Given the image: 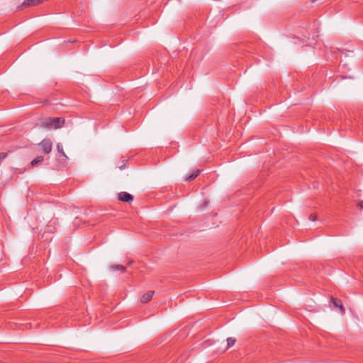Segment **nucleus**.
I'll list each match as a JSON object with an SVG mask.
<instances>
[{
    "label": "nucleus",
    "mask_w": 363,
    "mask_h": 363,
    "mask_svg": "<svg viewBox=\"0 0 363 363\" xmlns=\"http://www.w3.org/2000/svg\"><path fill=\"white\" fill-rule=\"evenodd\" d=\"M200 172H201V170H199V169L196 170L195 173H193L191 175H189L186 179V181H191V180L194 179L199 174Z\"/></svg>",
    "instance_id": "obj_9"
},
{
    "label": "nucleus",
    "mask_w": 363,
    "mask_h": 363,
    "mask_svg": "<svg viewBox=\"0 0 363 363\" xmlns=\"http://www.w3.org/2000/svg\"><path fill=\"white\" fill-rule=\"evenodd\" d=\"M155 294V291H149L147 293L144 294L140 297V302L142 303H148L152 298L153 295Z\"/></svg>",
    "instance_id": "obj_4"
},
{
    "label": "nucleus",
    "mask_w": 363,
    "mask_h": 363,
    "mask_svg": "<svg viewBox=\"0 0 363 363\" xmlns=\"http://www.w3.org/2000/svg\"><path fill=\"white\" fill-rule=\"evenodd\" d=\"M25 171H26V168L21 169H20L19 173L23 174Z\"/></svg>",
    "instance_id": "obj_13"
},
{
    "label": "nucleus",
    "mask_w": 363,
    "mask_h": 363,
    "mask_svg": "<svg viewBox=\"0 0 363 363\" xmlns=\"http://www.w3.org/2000/svg\"><path fill=\"white\" fill-rule=\"evenodd\" d=\"M43 161V156H38L35 159L31 161L30 165L32 167L36 166L38 164L42 162Z\"/></svg>",
    "instance_id": "obj_6"
},
{
    "label": "nucleus",
    "mask_w": 363,
    "mask_h": 363,
    "mask_svg": "<svg viewBox=\"0 0 363 363\" xmlns=\"http://www.w3.org/2000/svg\"><path fill=\"white\" fill-rule=\"evenodd\" d=\"M357 205L360 209L363 210V201H360Z\"/></svg>",
    "instance_id": "obj_11"
},
{
    "label": "nucleus",
    "mask_w": 363,
    "mask_h": 363,
    "mask_svg": "<svg viewBox=\"0 0 363 363\" xmlns=\"http://www.w3.org/2000/svg\"><path fill=\"white\" fill-rule=\"evenodd\" d=\"M227 349L230 348V347H232L235 342H236V339L235 337H228L227 340Z\"/></svg>",
    "instance_id": "obj_7"
},
{
    "label": "nucleus",
    "mask_w": 363,
    "mask_h": 363,
    "mask_svg": "<svg viewBox=\"0 0 363 363\" xmlns=\"http://www.w3.org/2000/svg\"><path fill=\"white\" fill-rule=\"evenodd\" d=\"M118 199L121 201L130 203L133 200V196L128 192L122 191L118 194Z\"/></svg>",
    "instance_id": "obj_3"
},
{
    "label": "nucleus",
    "mask_w": 363,
    "mask_h": 363,
    "mask_svg": "<svg viewBox=\"0 0 363 363\" xmlns=\"http://www.w3.org/2000/svg\"><path fill=\"white\" fill-rule=\"evenodd\" d=\"M57 151H58L60 154H62V156H64V157H67V155H66V154L65 153L64 150H63V146H62V145L61 143H58V144L57 145Z\"/></svg>",
    "instance_id": "obj_10"
},
{
    "label": "nucleus",
    "mask_w": 363,
    "mask_h": 363,
    "mask_svg": "<svg viewBox=\"0 0 363 363\" xmlns=\"http://www.w3.org/2000/svg\"><path fill=\"white\" fill-rule=\"evenodd\" d=\"M310 219H311V220H313V221L316 220V216H315V215H311V216H310Z\"/></svg>",
    "instance_id": "obj_12"
},
{
    "label": "nucleus",
    "mask_w": 363,
    "mask_h": 363,
    "mask_svg": "<svg viewBox=\"0 0 363 363\" xmlns=\"http://www.w3.org/2000/svg\"><path fill=\"white\" fill-rule=\"evenodd\" d=\"M65 120L62 118H47L41 121L40 127L49 129H57L64 125Z\"/></svg>",
    "instance_id": "obj_1"
},
{
    "label": "nucleus",
    "mask_w": 363,
    "mask_h": 363,
    "mask_svg": "<svg viewBox=\"0 0 363 363\" xmlns=\"http://www.w3.org/2000/svg\"><path fill=\"white\" fill-rule=\"evenodd\" d=\"M38 145L45 154H49L52 151V143L50 139H44Z\"/></svg>",
    "instance_id": "obj_2"
},
{
    "label": "nucleus",
    "mask_w": 363,
    "mask_h": 363,
    "mask_svg": "<svg viewBox=\"0 0 363 363\" xmlns=\"http://www.w3.org/2000/svg\"><path fill=\"white\" fill-rule=\"evenodd\" d=\"M332 302L335 307L339 308L341 310V311H342L341 314L344 315V308H343V306L341 303V302L340 301H338L337 299H335L333 298H332Z\"/></svg>",
    "instance_id": "obj_5"
},
{
    "label": "nucleus",
    "mask_w": 363,
    "mask_h": 363,
    "mask_svg": "<svg viewBox=\"0 0 363 363\" xmlns=\"http://www.w3.org/2000/svg\"><path fill=\"white\" fill-rule=\"evenodd\" d=\"M110 268L112 270H120L121 272H123L125 269V267L121 264L111 265Z\"/></svg>",
    "instance_id": "obj_8"
}]
</instances>
